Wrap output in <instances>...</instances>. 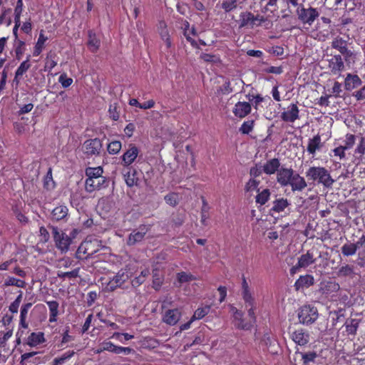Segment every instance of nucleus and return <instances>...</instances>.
<instances>
[{
	"label": "nucleus",
	"instance_id": "obj_61",
	"mask_svg": "<svg viewBox=\"0 0 365 365\" xmlns=\"http://www.w3.org/2000/svg\"><path fill=\"white\" fill-rule=\"evenodd\" d=\"M263 168L260 164H255V166L250 169V175L252 178H256L262 175Z\"/></svg>",
	"mask_w": 365,
	"mask_h": 365
},
{
	"label": "nucleus",
	"instance_id": "obj_7",
	"mask_svg": "<svg viewBox=\"0 0 365 365\" xmlns=\"http://www.w3.org/2000/svg\"><path fill=\"white\" fill-rule=\"evenodd\" d=\"M103 150V143L98 138L88 139L83 144V152L87 157L99 156Z\"/></svg>",
	"mask_w": 365,
	"mask_h": 365
},
{
	"label": "nucleus",
	"instance_id": "obj_31",
	"mask_svg": "<svg viewBox=\"0 0 365 365\" xmlns=\"http://www.w3.org/2000/svg\"><path fill=\"white\" fill-rule=\"evenodd\" d=\"M46 304L49 309V322L53 323L57 322V317L58 315V307L59 304L57 301H48Z\"/></svg>",
	"mask_w": 365,
	"mask_h": 365
},
{
	"label": "nucleus",
	"instance_id": "obj_4",
	"mask_svg": "<svg viewBox=\"0 0 365 365\" xmlns=\"http://www.w3.org/2000/svg\"><path fill=\"white\" fill-rule=\"evenodd\" d=\"M49 227L51 230L56 247L61 253H66L72 243L71 237H68L65 232L60 231L57 227L49 226Z\"/></svg>",
	"mask_w": 365,
	"mask_h": 365
},
{
	"label": "nucleus",
	"instance_id": "obj_37",
	"mask_svg": "<svg viewBox=\"0 0 365 365\" xmlns=\"http://www.w3.org/2000/svg\"><path fill=\"white\" fill-rule=\"evenodd\" d=\"M257 195L255 197V202L257 204L264 205L267 202L270 198L271 192L268 188L264 189L262 191L257 192Z\"/></svg>",
	"mask_w": 365,
	"mask_h": 365
},
{
	"label": "nucleus",
	"instance_id": "obj_28",
	"mask_svg": "<svg viewBox=\"0 0 365 365\" xmlns=\"http://www.w3.org/2000/svg\"><path fill=\"white\" fill-rule=\"evenodd\" d=\"M48 37L44 35L43 31H40L37 42L34 47L33 56H38L45 48V43L48 40Z\"/></svg>",
	"mask_w": 365,
	"mask_h": 365
},
{
	"label": "nucleus",
	"instance_id": "obj_44",
	"mask_svg": "<svg viewBox=\"0 0 365 365\" xmlns=\"http://www.w3.org/2000/svg\"><path fill=\"white\" fill-rule=\"evenodd\" d=\"M79 272L80 267H77L70 272L58 271L57 272V277L62 279H65L66 278L75 279L79 277Z\"/></svg>",
	"mask_w": 365,
	"mask_h": 365
},
{
	"label": "nucleus",
	"instance_id": "obj_45",
	"mask_svg": "<svg viewBox=\"0 0 365 365\" xmlns=\"http://www.w3.org/2000/svg\"><path fill=\"white\" fill-rule=\"evenodd\" d=\"M202 206L201 208V220L200 222L202 225L206 226L207 225V220L208 219V215L207 212L209 211V206L207 204V202L206 199L202 196L201 197Z\"/></svg>",
	"mask_w": 365,
	"mask_h": 365
},
{
	"label": "nucleus",
	"instance_id": "obj_53",
	"mask_svg": "<svg viewBox=\"0 0 365 365\" xmlns=\"http://www.w3.org/2000/svg\"><path fill=\"white\" fill-rule=\"evenodd\" d=\"M299 354L302 356L303 364L306 365L311 362H314L317 356V354L315 351L299 352Z\"/></svg>",
	"mask_w": 365,
	"mask_h": 365
},
{
	"label": "nucleus",
	"instance_id": "obj_3",
	"mask_svg": "<svg viewBox=\"0 0 365 365\" xmlns=\"http://www.w3.org/2000/svg\"><path fill=\"white\" fill-rule=\"evenodd\" d=\"M133 269L128 265L120 269L106 284V289L108 292H113L117 288L120 287L133 275Z\"/></svg>",
	"mask_w": 365,
	"mask_h": 365
},
{
	"label": "nucleus",
	"instance_id": "obj_38",
	"mask_svg": "<svg viewBox=\"0 0 365 365\" xmlns=\"http://www.w3.org/2000/svg\"><path fill=\"white\" fill-rule=\"evenodd\" d=\"M344 56V61L347 65L354 64L357 58V53L354 51H351L347 48L340 53Z\"/></svg>",
	"mask_w": 365,
	"mask_h": 365
},
{
	"label": "nucleus",
	"instance_id": "obj_23",
	"mask_svg": "<svg viewBox=\"0 0 365 365\" xmlns=\"http://www.w3.org/2000/svg\"><path fill=\"white\" fill-rule=\"evenodd\" d=\"M88 47L91 52L95 53L98 51L101 46V41L93 30L88 31Z\"/></svg>",
	"mask_w": 365,
	"mask_h": 365
},
{
	"label": "nucleus",
	"instance_id": "obj_27",
	"mask_svg": "<svg viewBox=\"0 0 365 365\" xmlns=\"http://www.w3.org/2000/svg\"><path fill=\"white\" fill-rule=\"evenodd\" d=\"M11 286L19 288H25L26 287V282L24 279H18L11 275H7L6 278L4 279L2 287L4 288H6Z\"/></svg>",
	"mask_w": 365,
	"mask_h": 365
},
{
	"label": "nucleus",
	"instance_id": "obj_42",
	"mask_svg": "<svg viewBox=\"0 0 365 365\" xmlns=\"http://www.w3.org/2000/svg\"><path fill=\"white\" fill-rule=\"evenodd\" d=\"M233 312V317L235 320L239 321L238 324H237V327L242 329H249L251 327V324L244 323V321L242 319V313L241 311H239L236 308H232Z\"/></svg>",
	"mask_w": 365,
	"mask_h": 365
},
{
	"label": "nucleus",
	"instance_id": "obj_34",
	"mask_svg": "<svg viewBox=\"0 0 365 365\" xmlns=\"http://www.w3.org/2000/svg\"><path fill=\"white\" fill-rule=\"evenodd\" d=\"M331 46L332 48L337 50L340 53L348 47V41L344 39L342 37L337 36L334 38Z\"/></svg>",
	"mask_w": 365,
	"mask_h": 365
},
{
	"label": "nucleus",
	"instance_id": "obj_43",
	"mask_svg": "<svg viewBox=\"0 0 365 365\" xmlns=\"http://www.w3.org/2000/svg\"><path fill=\"white\" fill-rule=\"evenodd\" d=\"M210 309H211V306L210 305H205V307H199L197 308L192 318V320H200L201 319H202L203 317H205L206 315H207L210 311Z\"/></svg>",
	"mask_w": 365,
	"mask_h": 365
},
{
	"label": "nucleus",
	"instance_id": "obj_5",
	"mask_svg": "<svg viewBox=\"0 0 365 365\" xmlns=\"http://www.w3.org/2000/svg\"><path fill=\"white\" fill-rule=\"evenodd\" d=\"M296 11L298 19L302 24H308L309 26H312L319 16V13L316 8L309 6L307 9L303 4L298 6Z\"/></svg>",
	"mask_w": 365,
	"mask_h": 365
},
{
	"label": "nucleus",
	"instance_id": "obj_64",
	"mask_svg": "<svg viewBox=\"0 0 365 365\" xmlns=\"http://www.w3.org/2000/svg\"><path fill=\"white\" fill-rule=\"evenodd\" d=\"M39 237L42 243L48 242L50 239V234L44 226H41L39 228Z\"/></svg>",
	"mask_w": 365,
	"mask_h": 365
},
{
	"label": "nucleus",
	"instance_id": "obj_29",
	"mask_svg": "<svg viewBox=\"0 0 365 365\" xmlns=\"http://www.w3.org/2000/svg\"><path fill=\"white\" fill-rule=\"evenodd\" d=\"M321 136L317 134L308 140L307 150L309 154L314 155L316 151L322 147Z\"/></svg>",
	"mask_w": 365,
	"mask_h": 365
},
{
	"label": "nucleus",
	"instance_id": "obj_19",
	"mask_svg": "<svg viewBox=\"0 0 365 365\" xmlns=\"http://www.w3.org/2000/svg\"><path fill=\"white\" fill-rule=\"evenodd\" d=\"M68 217V209L66 205H60L53 209L51 212V220L58 222L60 220H67Z\"/></svg>",
	"mask_w": 365,
	"mask_h": 365
},
{
	"label": "nucleus",
	"instance_id": "obj_8",
	"mask_svg": "<svg viewBox=\"0 0 365 365\" xmlns=\"http://www.w3.org/2000/svg\"><path fill=\"white\" fill-rule=\"evenodd\" d=\"M329 74L339 78L345 68L344 61L340 54L334 55L327 60Z\"/></svg>",
	"mask_w": 365,
	"mask_h": 365
},
{
	"label": "nucleus",
	"instance_id": "obj_21",
	"mask_svg": "<svg viewBox=\"0 0 365 365\" xmlns=\"http://www.w3.org/2000/svg\"><path fill=\"white\" fill-rule=\"evenodd\" d=\"M280 161L278 158H272L268 160L262 166L263 173L267 175H271L277 173L280 167Z\"/></svg>",
	"mask_w": 365,
	"mask_h": 365
},
{
	"label": "nucleus",
	"instance_id": "obj_62",
	"mask_svg": "<svg viewBox=\"0 0 365 365\" xmlns=\"http://www.w3.org/2000/svg\"><path fill=\"white\" fill-rule=\"evenodd\" d=\"M254 127V121L253 120H248L245 121L240 128V131L243 134H249L253 129Z\"/></svg>",
	"mask_w": 365,
	"mask_h": 365
},
{
	"label": "nucleus",
	"instance_id": "obj_49",
	"mask_svg": "<svg viewBox=\"0 0 365 365\" xmlns=\"http://www.w3.org/2000/svg\"><path fill=\"white\" fill-rule=\"evenodd\" d=\"M122 148V143L120 140H113L108 144L107 150L110 155L118 154Z\"/></svg>",
	"mask_w": 365,
	"mask_h": 365
},
{
	"label": "nucleus",
	"instance_id": "obj_36",
	"mask_svg": "<svg viewBox=\"0 0 365 365\" xmlns=\"http://www.w3.org/2000/svg\"><path fill=\"white\" fill-rule=\"evenodd\" d=\"M275 338L269 332L264 333L260 341V344L262 346H265L267 350L269 351H272V350H270V349L275 346Z\"/></svg>",
	"mask_w": 365,
	"mask_h": 365
},
{
	"label": "nucleus",
	"instance_id": "obj_6",
	"mask_svg": "<svg viewBox=\"0 0 365 365\" xmlns=\"http://www.w3.org/2000/svg\"><path fill=\"white\" fill-rule=\"evenodd\" d=\"M317 309L311 305L302 306L298 313V319L300 323L306 325L312 324L318 318Z\"/></svg>",
	"mask_w": 365,
	"mask_h": 365
},
{
	"label": "nucleus",
	"instance_id": "obj_20",
	"mask_svg": "<svg viewBox=\"0 0 365 365\" xmlns=\"http://www.w3.org/2000/svg\"><path fill=\"white\" fill-rule=\"evenodd\" d=\"M140 231L133 230L128 236L127 244L129 246L134 245L137 242H139L143 240L148 230L145 225L140 227Z\"/></svg>",
	"mask_w": 365,
	"mask_h": 365
},
{
	"label": "nucleus",
	"instance_id": "obj_40",
	"mask_svg": "<svg viewBox=\"0 0 365 365\" xmlns=\"http://www.w3.org/2000/svg\"><path fill=\"white\" fill-rule=\"evenodd\" d=\"M359 320L356 319H351L346 321L344 326L346 331L348 334L355 335L359 327Z\"/></svg>",
	"mask_w": 365,
	"mask_h": 365
},
{
	"label": "nucleus",
	"instance_id": "obj_18",
	"mask_svg": "<svg viewBox=\"0 0 365 365\" xmlns=\"http://www.w3.org/2000/svg\"><path fill=\"white\" fill-rule=\"evenodd\" d=\"M260 20L258 17H255V15L250 11L242 12L240 14V28L244 27H255V20Z\"/></svg>",
	"mask_w": 365,
	"mask_h": 365
},
{
	"label": "nucleus",
	"instance_id": "obj_17",
	"mask_svg": "<svg viewBox=\"0 0 365 365\" xmlns=\"http://www.w3.org/2000/svg\"><path fill=\"white\" fill-rule=\"evenodd\" d=\"M251 110L252 107L249 102L239 101L235 105L232 112L236 117L242 118L250 114Z\"/></svg>",
	"mask_w": 365,
	"mask_h": 365
},
{
	"label": "nucleus",
	"instance_id": "obj_60",
	"mask_svg": "<svg viewBox=\"0 0 365 365\" xmlns=\"http://www.w3.org/2000/svg\"><path fill=\"white\" fill-rule=\"evenodd\" d=\"M356 136L351 133H347L346 135V139L344 140V145H342L346 150L351 149L355 144Z\"/></svg>",
	"mask_w": 365,
	"mask_h": 365
},
{
	"label": "nucleus",
	"instance_id": "obj_12",
	"mask_svg": "<svg viewBox=\"0 0 365 365\" xmlns=\"http://www.w3.org/2000/svg\"><path fill=\"white\" fill-rule=\"evenodd\" d=\"M182 317L181 311L178 309H169L165 311L162 320L170 326L175 325Z\"/></svg>",
	"mask_w": 365,
	"mask_h": 365
},
{
	"label": "nucleus",
	"instance_id": "obj_46",
	"mask_svg": "<svg viewBox=\"0 0 365 365\" xmlns=\"http://www.w3.org/2000/svg\"><path fill=\"white\" fill-rule=\"evenodd\" d=\"M357 250V247L354 243L344 244L341 248V253L345 257L354 255Z\"/></svg>",
	"mask_w": 365,
	"mask_h": 365
},
{
	"label": "nucleus",
	"instance_id": "obj_48",
	"mask_svg": "<svg viewBox=\"0 0 365 365\" xmlns=\"http://www.w3.org/2000/svg\"><path fill=\"white\" fill-rule=\"evenodd\" d=\"M259 183V180L251 178L245 185V192H251L254 190L259 192V189L258 188V186Z\"/></svg>",
	"mask_w": 365,
	"mask_h": 365
},
{
	"label": "nucleus",
	"instance_id": "obj_15",
	"mask_svg": "<svg viewBox=\"0 0 365 365\" xmlns=\"http://www.w3.org/2000/svg\"><path fill=\"white\" fill-rule=\"evenodd\" d=\"M289 110L281 113L280 118L284 122L294 123L299 118V110L296 103H292Z\"/></svg>",
	"mask_w": 365,
	"mask_h": 365
},
{
	"label": "nucleus",
	"instance_id": "obj_54",
	"mask_svg": "<svg viewBox=\"0 0 365 365\" xmlns=\"http://www.w3.org/2000/svg\"><path fill=\"white\" fill-rule=\"evenodd\" d=\"M118 347V346L115 345L111 341H104L102 343L101 349L98 351V353L108 351L117 354Z\"/></svg>",
	"mask_w": 365,
	"mask_h": 365
},
{
	"label": "nucleus",
	"instance_id": "obj_1",
	"mask_svg": "<svg viewBox=\"0 0 365 365\" xmlns=\"http://www.w3.org/2000/svg\"><path fill=\"white\" fill-rule=\"evenodd\" d=\"M305 175L309 180L321 184L325 187H331L334 183V180L332 178L330 172L324 167H309Z\"/></svg>",
	"mask_w": 365,
	"mask_h": 365
},
{
	"label": "nucleus",
	"instance_id": "obj_25",
	"mask_svg": "<svg viewBox=\"0 0 365 365\" xmlns=\"http://www.w3.org/2000/svg\"><path fill=\"white\" fill-rule=\"evenodd\" d=\"M46 341V339L44 336V333L42 331L38 332H32L28 336L26 340V344L29 346H36L39 344H41Z\"/></svg>",
	"mask_w": 365,
	"mask_h": 365
},
{
	"label": "nucleus",
	"instance_id": "obj_56",
	"mask_svg": "<svg viewBox=\"0 0 365 365\" xmlns=\"http://www.w3.org/2000/svg\"><path fill=\"white\" fill-rule=\"evenodd\" d=\"M158 31L163 40L168 39V38L170 37L168 29L167 28V24L164 21L159 22Z\"/></svg>",
	"mask_w": 365,
	"mask_h": 365
},
{
	"label": "nucleus",
	"instance_id": "obj_11",
	"mask_svg": "<svg viewBox=\"0 0 365 365\" xmlns=\"http://www.w3.org/2000/svg\"><path fill=\"white\" fill-rule=\"evenodd\" d=\"M292 341L299 346L307 345L310 340L309 332L302 328H299L290 332Z\"/></svg>",
	"mask_w": 365,
	"mask_h": 365
},
{
	"label": "nucleus",
	"instance_id": "obj_26",
	"mask_svg": "<svg viewBox=\"0 0 365 365\" xmlns=\"http://www.w3.org/2000/svg\"><path fill=\"white\" fill-rule=\"evenodd\" d=\"M290 205V202L287 198L280 197L274 200L272 202V207L270 209V212L279 213L288 207Z\"/></svg>",
	"mask_w": 365,
	"mask_h": 365
},
{
	"label": "nucleus",
	"instance_id": "obj_52",
	"mask_svg": "<svg viewBox=\"0 0 365 365\" xmlns=\"http://www.w3.org/2000/svg\"><path fill=\"white\" fill-rule=\"evenodd\" d=\"M196 277L190 273L180 272L177 274V280L181 284L182 283L189 282L195 280Z\"/></svg>",
	"mask_w": 365,
	"mask_h": 365
},
{
	"label": "nucleus",
	"instance_id": "obj_16",
	"mask_svg": "<svg viewBox=\"0 0 365 365\" xmlns=\"http://www.w3.org/2000/svg\"><path fill=\"white\" fill-rule=\"evenodd\" d=\"M314 284V278L312 274L301 275L294 282V287L296 291L307 289Z\"/></svg>",
	"mask_w": 365,
	"mask_h": 365
},
{
	"label": "nucleus",
	"instance_id": "obj_2",
	"mask_svg": "<svg viewBox=\"0 0 365 365\" xmlns=\"http://www.w3.org/2000/svg\"><path fill=\"white\" fill-rule=\"evenodd\" d=\"M101 242L96 238H86L79 245L76 256L80 260L91 258L101 250Z\"/></svg>",
	"mask_w": 365,
	"mask_h": 365
},
{
	"label": "nucleus",
	"instance_id": "obj_39",
	"mask_svg": "<svg viewBox=\"0 0 365 365\" xmlns=\"http://www.w3.org/2000/svg\"><path fill=\"white\" fill-rule=\"evenodd\" d=\"M70 328L69 327H66L62 333V338L59 344H58V347L63 349L66 346V344L71 341H73L75 339L74 336L69 334Z\"/></svg>",
	"mask_w": 365,
	"mask_h": 365
},
{
	"label": "nucleus",
	"instance_id": "obj_35",
	"mask_svg": "<svg viewBox=\"0 0 365 365\" xmlns=\"http://www.w3.org/2000/svg\"><path fill=\"white\" fill-rule=\"evenodd\" d=\"M365 155V137H361L360 140L354 149V156L359 161L364 159Z\"/></svg>",
	"mask_w": 365,
	"mask_h": 365
},
{
	"label": "nucleus",
	"instance_id": "obj_33",
	"mask_svg": "<svg viewBox=\"0 0 365 365\" xmlns=\"http://www.w3.org/2000/svg\"><path fill=\"white\" fill-rule=\"evenodd\" d=\"M137 175V171L135 169L129 168L128 173L124 175L125 183L128 187H133L138 184V178Z\"/></svg>",
	"mask_w": 365,
	"mask_h": 365
},
{
	"label": "nucleus",
	"instance_id": "obj_58",
	"mask_svg": "<svg viewBox=\"0 0 365 365\" xmlns=\"http://www.w3.org/2000/svg\"><path fill=\"white\" fill-rule=\"evenodd\" d=\"M58 82L63 88H66L73 83V78L68 77L67 74L63 73L60 75Z\"/></svg>",
	"mask_w": 365,
	"mask_h": 365
},
{
	"label": "nucleus",
	"instance_id": "obj_63",
	"mask_svg": "<svg viewBox=\"0 0 365 365\" xmlns=\"http://www.w3.org/2000/svg\"><path fill=\"white\" fill-rule=\"evenodd\" d=\"M200 58L207 63H217L219 61V57L217 56L206 53H202L200 55Z\"/></svg>",
	"mask_w": 365,
	"mask_h": 365
},
{
	"label": "nucleus",
	"instance_id": "obj_55",
	"mask_svg": "<svg viewBox=\"0 0 365 365\" xmlns=\"http://www.w3.org/2000/svg\"><path fill=\"white\" fill-rule=\"evenodd\" d=\"M108 113L110 118L117 121L120 118V112H119V107L118 106V103H114L110 105L109 109H108Z\"/></svg>",
	"mask_w": 365,
	"mask_h": 365
},
{
	"label": "nucleus",
	"instance_id": "obj_51",
	"mask_svg": "<svg viewBox=\"0 0 365 365\" xmlns=\"http://www.w3.org/2000/svg\"><path fill=\"white\" fill-rule=\"evenodd\" d=\"M103 173V168L101 167L96 168H88L86 170V174L87 175V178H97L100 177H103L102 175Z\"/></svg>",
	"mask_w": 365,
	"mask_h": 365
},
{
	"label": "nucleus",
	"instance_id": "obj_32",
	"mask_svg": "<svg viewBox=\"0 0 365 365\" xmlns=\"http://www.w3.org/2000/svg\"><path fill=\"white\" fill-rule=\"evenodd\" d=\"M14 50L15 53V58L20 61L26 51V43L23 40L17 39L14 41Z\"/></svg>",
	"mask_w": 365,
	"mask_h": 365
},
{
	"label": "nucleus",
	"instance_id": "obj_24",
	"mask_svg": "<svg viewBox=\"0 0 365 365\" xmlns=\"http://www.w3.org/2000/svg\"><path fill=\"white\" fill-rule=\"evenodd\" d=\"M31 55H28L26 59L22 61L19 66L15 71V76L14 79V82H16V85L19 83V77H21L30 68H31Z\"/></svg>",
	"mask_w": 365,
	"mask_h": 365
},
{
	"label": "nucleus",
	"instance_id": "obj_50",
	"mask_svg": "<svg viewBox=\"0 0 365 365\" xmlns=\"http://www.w3.org/2000/svg\"><path fill=\"white\" fill-rule=\"evenodd\" d=\"M234 91L229 79H226L224 83L217 90L218 95H228Z\"/></svg>",
	"mask_w": 365,
	"mask_h": 365
},
{
	"label": "nucleus",
	"instance_id": "obj_9",
	"mask_svg": "<svg viewBox=\"0 0 365 365\" xmlns=\"http://www.w3.org/2000/svg\"><path fill=\"white\" fill-rule=\"evenodd\" d=\"M139 149L134 144H130L128 149L121 156V165L124 168H129L136 160L139 154Z\"/></svg>",
	"mask_w": 365,
	"mask_h": 365
},
{
	"label": "nucleus",
	"instance_id": "obj_57",
	"mask_svg": "<svg viewBox=\"0 0 365 365\" xmlns=\"http://www.w3.org/2000/svg\"><path fill=\"white\" fill-rule=\"evenodd\" d=\"M165 202L173 207H175L178 203V195L175 192H171L166 195L164 197Z\"/></svg>",
	"mask_w": 365,
	"mask_h": 365
},
{
	"label": "nucleus",
	"instance_id": "obj_14",
	"mask_svg": "<svg viewBox=\"0 0 365 365\" xmlns=\"http://www.w3.org/2000/svg\"><path fill=\"white\" fill-rule=\"evenodd\" d=\"M290 184L289 186L291 187L292 192H302L304 190L307 183L304 177H302L299 173L294 172L292 175L291 180H289Z\"/></svg>",
	"mask_w": 365,
	"mask_h": 365
},
{
	"label": "nucleus",
	"instance_id": "obj_10",
	"mask_svg": "<svg viewBox=\"0 0 365 365\" xmlns=\"http://www.w3.org/2000/svg\"><path fill=\"white\" fill-rule=\"evenodd\" d=\"M108 181L106 177L97 178H87L85 182V189L88 192H92L95 190H101L108 187Z\"/></svg>",
	"mask_w": 365,
	"mask_h": 365
},
{
	"label": "nucleus",
	"instance_id": "obj_30",
	"mask_svg": "<svg viewBox=\"0 0 365 365\" xmlns=\"http://www.w3.org/2000/svg\"><path fill=\"white\" fill-rule=\"evenodd\" d=\"M315 262V259H314V255L310 251H307L306 254L302 255L297 262V267L301 268H305L312 264Z\"/></svg>",
	"mask_w": 365,
	"mask_h": 365
},
{
	"label": "nucleus",
	"instance_id": "obj_47",
	"mask_svg": "<svg viewBox=\"0 0 365 365\" xmlns=\"http://www.w3.org/2000/svg\"><path fill=\"white\" fill-rule=\"evenodd\" d=\"M338 276L341 277H353L354 275V267L349 264L341 266L338 271Z\"/></svg>",
	"mask_w": 365,
	"mask_h": 365
},
{
	"label": "nucleus",
	"instance_id": "obj_59",
	"mask_svg": "<svg viewBox=\"0 0 365 365\" xmlns=\"http://www.w3.org/2000/svg\"><path fill=\"white\" fill-rule=\"evenodd\" d=\"M238 0H226L222 2V8L226 11L230 12L237 7Z\"/></svg>",
	"mask_w": 365,
	"mask_h": 365
},
{
	"label": "nucleus",
	"instance_id": "obj_41",
	"mask_svg": "<svg viewBox=\"0 0 365 365\" xmlns=\"http://www.w3.org/2000/svg\"><path fill=\"white\" fill-rule=\"evenodd\" d=\"M55 187L56 183L53 179L52 169L50 168L43 178V188L46 190H52Z\"/></svg>",
	"mask_w": 365,
	"mask_h": 365
},
{
	"label": "nucleus",
	"instance_id": "obj_22",
	"mask_svg": "<svg viewBox=\"0 0 365 365\" xmlns=\"http://www.w3.org/2000/svg\"><path fill=\"white\" fill-rule=\"evenodd\" d=\"M361 83V78L356 74L348 73L344 80L345 88L347 91L353 90L360 86Z\"/></svg>",
	"mask_w": 365,
	"mask_h": 365
},
{
	"label": "nucleus",
	"instance_id": "obj_13",
	"mask_svg": "<svg viewBox=\"0 0 365 365\" xmlns=\"http://www.w3.org/2000/svg\"><path fill=\"white\" fill-rule=\"evenodd\" d=\"M294 170L292 168L281 167L277 173V181L282 187L289 186Z\"/></svg>",
	"mask_w": 365,
	"mask_h": 365
}]
</instances>
